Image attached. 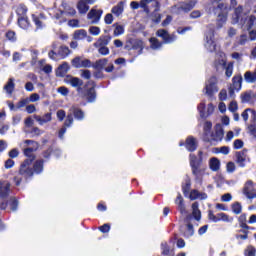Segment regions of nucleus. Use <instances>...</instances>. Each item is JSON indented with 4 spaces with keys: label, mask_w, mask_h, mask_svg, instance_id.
Listing matches in <instances>:
<instances>
[{
    "label": "nucleus",
    "mask_w": 256,
    "mask_h": 256,
    "mask_svg": "<svg viewBox=\"0 0 256 256\" xmlns=\"http://www.w3.org/2000/svg\"><path fill=\"white\" fill-rule=\"evenodd\" d=\"M204 47L209 53L217 51V43L215 42V31L209 30L205 34Z\"/></svg>",
    "instance_id": "4"
},
{
    "label": "nucleus",
    "mask_w": 256,
    "mask_h": 256,
    "mask_svg": "<svg viewBox=\"0 0 256 256\" xmlns=\"http://www.w3.org/2000/svg\"><path fill=\"white\" fill-rule=\"evenodd\" d=\"M226 77H231L233 75V62H229L225 67Z\"/></svg>",
    "instance_id": "49"
},
{
    "label": "nucleus",
    "mask_w": 256,
    "mask_h": 256,
    "mask_svg": "<svg viewBox=\"0 0 256 256\" xmlns=\"http://www.w3.org/2000/svg\"><path fill=\"white\" fill-rule=\"evenodd\" d=\"M86 37H87V30L85 29L76 30L73 33V39L75 41H83V39H85Z\"/></svg>",
    "instance_id": "28"
},
{
    "label": "nucleus",
    "mask_w": 256,
    "mask_h": 256,
    "mask_svg": "<svg viewBox=\"0 0 256 256\" xmlns=\"http://www.w3.org/2000/svg\"><path fill=\"white\" fill-rule=\"evenodd\" d=\"M243 85V76L241 74L235 75L232 78V85L229 88V96L235 97V91H241Z\"/></svg>",
    "instance_id": "8"
},
{
    "label": "nucleus",
    "mask_w": 256,
    "mask_h": 256,
    "mask_svg": "<svg viewBox=\"0 0 256 256\" xmlns=\"http://www.w3.org/2000/svg\"><path fill=\"white\" fill-rule=\"evenodd\" d=\"M43 173V160H37L35 163H34V166H33V170H32V173Z\"/></svg>",
    "instance_id": "37"
},
{
    "label": "nucleus",
    "mask_w": 256,
    "mask_h": 256,
    "mask_svg": "<svg viewBox=\"0 0 256 256\" xmlns=\"http://www.w3.org/2000/svg\"><path fill=\"white\" fill-rule=\"evenodd\" d=\"M197 5V0H190L188 2H179L177 5L172 7L174 13H189Z\"/></svg>",
    "instance_id": "5"
},
{
    "label": "nucleus",
    "mask_w": 256,
    "mask_h": 256,
    "mask_svg": "<svg viewBox=\"0 0 256 256\" xmlns=\"http://www.w3.org/2000/svg\"><path fill=\"white\" fill-rule=\"evenodd\" d=\"M111 41V37L109 36H102L98 39V42L95 45V47H97V45H99V47H106V45H109Z\"/></svg>",
    "instance_id": "36"
},
{
    "label": "nucleus",
    "mask_w": 256,
    "mask_h": 256,
    "mask_svg": "<svg viewBox=\"0 0 256 256\" xmlns=\"http://www.w3.org/2000/svg\"><path fill=\"white\" fill-rule=\"evenodd\" d=\"M80 76L82 77V79H91V71L90 70H81V74Z\"/></svg>",
    "instance_id": "61"
},
{
    "label": "nucleus",
    "mask_w": 256,
    "mask_h": 256,
    "mask_svg": "<svg viewBox=\"0 0 256 256\" xmlns=\"http://www.w3.org/2000/svg\"><path fill=\"white\" fill-rule=\"evenodd\" d=\"M24 155L27 159L20 165L19 175L14 177V182L17 187H19V185H21V181H23V178L21 177H24V179L33 177V168H31V165L35 161V154L24 150Z\"/></svg>",
    "instance_id": "1"
},
{
    "label": "nucleus",
    "mask_w": 256,
    "mask_h": 256,
    "mask_svg": "<svg viewBox=\"0 0 256 256\" xmlns=\"http://www.w3.org/2000/svg\"><path fill=\"white\" fill-rule=\"evenodd\" d=\"M219 57L220 58H218L215 62V66L216 67H227V56H225V53L220 52Z\"/></svg>",
    "instance_id": "31"
},
{
    "label": "nucleus",
    "mask_w": 256,
    "mask_h": 256,
    "mask_svg": "<svg viewBox=\"0 0 256 256\" xmlns=\"http://www.w3.org/2000/svg\"><path fill=\"white\" fill-rule=\"evenodd\" d=\"M241 101L242 103H249L251 101V93L245 92L241 95Z\"/></svg>",
    "instance_id": "53"
},
{
    "label": "nucleus",
    "mask_w": 256,
    "mask_h": 256,
    "mask_svg": "<svg viewBox=\"0 0 256 256\" xmlns=\"http://www.w3.org/2000/svg\"><path fill=\"white\" fill-rule=\"evenodd\" d=\"M235 163L233 162H228L227 165H226V171L227 173H235Z\"/></svg>",
    "instance_id": "57"
},
{
    "label": "nucleus",
    "mask_w": 256,
    "mask_h": 256,
    "mask_svg": "<svg viewBox=\"0 0 256 256\" xmlns=\"http://www.w3.org/2000/svg\"><path fill=\"white\" fill-rule=\"evenodd\" d=\"M9 205H10V209L12 211H17V207L19 205V202L17 201V199L15 198H11L10 199V202H9Z\"/></svg>",
    "instance_id": "52"
},
{
    "label": "nucleus",
    "mask_w": 256,
    "mask_h": 256,
    "mask_svg": "<svg viewBox=\"0 0 256 256\" xmlns=\"http://www.w3.org/2000/svg\"><path fill=\"white\" fill-rule=\"evenodd\" d=\"M229 146H222L220 148H214L213 153L219 154L221 153L222 155H229Z\"/></svg>",
    "instance_id": "42"
},
{
    "label": "nucleus",
    "mask_w": 256,
    "mask_h": 256,
    "mask_svg": "<svg viewBox=\"0 0 256 256\" xmlns=\"http://www.w3.org/2000/svg\"><path fill=\"white\" fill-rule=\"evenodd\" d=\"M88 32L90 33V35H94V37H97L98 35H101V28L97 26H90Z\"/></svg>",
    "instance_id": "46"
},
{
    "label": "nucleus",
    "mask_w": 256,
    "mask_h": 256,
    "mask_svg": "<svg viewBox=\"0 0 256 256\" xmlns=\"http://www.w3.org/2000/svg\"><path fill=\"white\" fill-rule=\"evenodd\" d=\"M16 13H17L18 17H26V15H27V6L19 5L16 9Z\"/></svg>",
    "instance_id": "43"
},
{
    "label": "nucleus",
    "mask_w": 256,
    "mask_h": 256,
    "mask_svg": "<svg viewBox=\"0 0 256 256\" xmlns=\"http://www.w3.org/2000/svg\"><path fill=\"white\" fill-rule=\"evenodd\" d=\"M251 108H247L241 114L243 121L247 122L250 119Z\"/></svg>",
    "instance_id": "51"
},
{
    "label": "nucleus",
    "mask_w": 256,
    "mask_h": 256,
    "mask_svg": "<svg viewBox=\"0 0 256 256\" xmlns=\"http://www.w3.org/2000/svg\"><path fill=\"white\" fill-rule=\"evenodd\" d=\"M76 13H77V11H75V8L66 7L64 12L60 11V13H56L55 19H61V16L65 15V14L73 17Z\"/></svg>",
    "instance_id": "29"
},
{
    "label": "nucleus",
    "mask_w": 256,
    "mask_h": 256,
    "mask_svg": "<svg viewBox=\"0 0 256 256\" xmlns=\"http://www.w3.org/2000/svg\"><path fill=\"white\" fill-rule=\"evenodd\" d=\"M249 42V38H247V35L243 34L238 38V44L239 45H247Z\"/></svg>",
    "instance_id": "55"
},
{
    "label": "nucleus",
    "mask_w": 256,
    "mask_h": 256,
    "mask_svg": "<svg viewBox=\"0 0 256 256\" xmlns=\"http://www.w3.org/2000/svg\"><path fill=\"white\" fill-rule=\"evenodd\" d=\"M71 53V50H69V47L67 46H61L58 55L61 57V59H65L69 54Z\"/></svg>",
    "instance_id": "41"
},
{
    "label": "nucleus",
    "mask_w": 256,
    "mask_h": 256,
    "mask_svg": "<svg viewBox=\"0 0 256 256\" xmlns=\"http://www.w3.org/2000/svg\"><path fill=\"white\" fill-rule=\"evenodd\" d=\"M223 135V126H221V124H217L215 126V132H211L209 137H206V141H208V143H213V141H222Z\"/></svg>",
    "instance_id": "10"
},
{
    "label": "nucleus",
    "mask_w": 256,
    "mask_h": 256,
    "mask_svg": "<svg viewBox=\"0 0 256 256\" xmlns=\"http://www.w3.org/2000/svg\"><path fill=\"white\" fill-rule=\"evenodd\" d=\"M87 3H93V0H80L77 4V9L82 15H85L89 11V5Z\"/></svg>",
    "instance_id": "21"
},
{
    "label": "nucleus",
    "mask_w": 256,
    "mask_h": 256,
    "mask_svg": "<svg viewBox=\"0 0 256 256\" xmlns=\"http://www.w3.org/2000/svg\"><path fill=\"white\" fill-rule=\"evenodd\" d=\"M74 119L73 114L69 113L64 121V127H71L73 125Z\"/></svg>",
    "instance_id": "50"
},
{
    "label": "nucleus",
    "mask_w": 256,
    "mask_h": 256,
    "mask_svg": "<svg viewBox=\"0 0 256 256\" xmlns=\"http://www.w3.org/2000/svg\"><path fill=\"white\" fill-rule=\"evenodd\" d=\"M244 195L247 197V199L256 198V190L253 189V181L249 180L246 182L244 186Z\"/></svg>",
    "instance_id": "14"
},
{
    "label": "nucleus",
    "mask_w": 256,
    "mask_h": 256,
    "mask_svg": "<svg viewBox=\"0 0 256 256\" xmlns=\"http://www.w3.org/2000/svg\"><path fill=\"white\" fill-rule=\"evenodd\" d=\"M68 71H69V64L67 62H64L56 70V75H57V77H65V75H67Z\"/></svg>",
    "instance_id": "27"
},
{
    "label": "nucleus",
    "mask_w": 256,
    "mask_h": 256,
    "mask_svg": "<svg viewBox=\"0 0 256 256\" xmlns=\"http://www.w3.org/2000/svg\"><path fill=\"white\" fill-rule=\"evenodd\" d=\"M24 143L26 145V148H24V150H26L27 153H35V151L39 149V143L33 140H25Z\"/></svg>",
    "instance_id": "23"
},
{
    "label": "nucleus",
    "mask_w": 256,
    "mask_h": 256,
    "mask_svg": "<svg viewBox=\"0 0 256 256\" xmlns=\"http://www.w3.org/2000/svg\"><path fill=\"white\" fill-rule=\"evenodd\" d=\"M11 193V183L5 180H0V199H7Z\"/></svg>",
    "instance_id": "13"
},
{
    "label": "nucleus",
    "mask_w": 256,
    "mask_h": 256,
    "mask_svg": "<svg viewBox=\"0 0 256 256\" xmlns=\"http://www.w3.org/2000/svg\"><path fill=\"white\" fill-rule=\"evenodd\" d=\"M35 121L39 123V125H45L46 123H49L52 119V114L51 113H46L43 116L40 115H34Z\"/></svg>",
    "instance_id": "25"
},
{
    "label": "nucleus",
    "mask_w": 256,
    "mask_h": 256,
    "mask_svg": "<svg viewBox=\"0 0 256 256\" xmlns=\"http://www.w3.org/2000/svg\"><path fill=\"white\" fill-rule=\"evenodd\" d=\"M113 27H115L114 37H119V35H123V33H125V28L123 26L114 24Z\"/></svg>",
    "instance_id": "45"
},
{
    "label": "nucleus",
    "mask_w": 256,
    "mask_h": 256,
    "mask_svg": "<svg viewBox=\"0 0 256 256\" xmlns=\"http://www.w3.org/2000/svg\"><path fill=\"white\" fill-rule=\"evenodd\" d=\"M198 111L200 113V117L202 119H205L209 117V115H213V112L215 111V106H213L211 103L208 104L207 111L205 112V102L203 101L198 105Z\"/></svg>",
    "instance_id": "12"
},
{
    "label": "nucleus",
    "mask_w": 256,
    "mask_h": 256,
    "mask_svg": "<svg viewBox=\"0 0 256 256\" xmlns=\"http://www.w3.org/2000/svg\"><path fill=\"white\" fill-rule=\"evenodd\" d=\"M123 11H125V2L123 1H120L111 9V13L115 15V17H121V15H123Z\"/></svg>",
    "instance_id": "19"
},
{
    "label": "nucleus",
    "mask_w": 256,
    "mask_h": 256,
    "mask_svg": "<svg viewBox=\"0 0 256 256\" xmlns=\"http://www.w3.org/2000/svg\"><path fill=\"white\" fill-rule=\"evenodd\" d=\"M86 99L88 103H94L95 99H97V95L95 94V88H90L88 90Z\"/></svg>",
    "instance_id": "39"
},
{
    "label": "nucleus",
    "mask_w": 256,
    "mask_h": 256,
    "mask_svg": "<svg viewBox=\"0 0 256 256\" xmlns=\"http://www.w3.org/2000/svg\"><path fill=\"white\" fill-rule=\"evenodd\" d=\"M190 199L191 201H195V199H200V201H205L207 199V193L199 192L198 190H192L190 192Z\"/></svg>",
    "instance_id": "26"
},
{
    "label": "nucleus",
    "mask_w": 256,
    "mask_h": 256,
    "mask_svg": "<svg viewBox=\"0 0 256 256\" xmlns=\"http://www.w3.org/2000/svg\"><path fill=\"white\" fill-rule=\"evenodd\" d=\"M156 35L157 37H160L163 42H160L159 39L155 37L150 38V47L154 50L161 49V47H163V43L169 45L174 43V41H177V35L169 34V32L165 29L157 30Z\"/></svg>",
    "instance_id": "2"
},
{
    "label": "nucleus",
    "mask_w": 256,
    "mask_h": 256,
    "mask_svg": "<svg viewBox=\"0 0 256 256\" xmlns=\"http://www.w3.org/2000/svg\"><path fill=\"white\" fill-rule=\"evenodd\" d=\"M175 204L178 206V210L180 211L181 215H187V209L185 208V202L181 194L177 195V198L175 199Z\"/></svg>",
    "instance_id": "20"
},
{
    "label": "nucleus",
    "mask_w": 256,
    "mask_h": 256,
    "mask_svg": "<svg viewBox=\"0 0 256 256\" xmlns=\"http://www.w3.org/2000/svg\"><path fill=\"white\" fill-rule=\"evenodd\" d=\"M107 63H109V60L107 58H103V59L96 61L92 65V67H93V69H97L98 71H101V69H103V67H105V65H107Z\"/></svg>",
    "instance_id": "33"
},
{
    "label": "nucleus",
    "mask_w": 256,
    "mask_h": 256,
    "mask_svg": "<svg viewBox=\"0 0 256 256\" xmlns=\"http://www.w3.org/2000/svg\"><path fill=\"white\" fill-rule=\"evenodd\" d=\"M28 103H29L28 98L22 99L17 103L16 109H22V107H25L26 105H28Z\"/></svg>",
    "instance_id": "58"
},
{
    "label": "nucleus",
    "mask_w": 256,
    "mask_h": 256,
    "mask_svg": "<svg viewBox=\"0 0 256 256\" xmlns=\"http://www.w3.org/2000/svg\"><path fill=\"white\" fill-rule=\"evenodd\" d=\"M184 235L185 237H193V235H195V230L193 229L192 224H187Z\"/></svg>",
    "instance_id": "48"
},
{
    "label": "nucleus",
    "mask_w": 256,
    "mask_h": 256,
    "mask_svg": "<svg viewBox=\"0 0 256 256\" xmlns=\"http://www.w3.org/2000/svg\"><path fill=\"white\" fill-rule=\"evenodd\" d=\"M104 23H106V25H111L113 23V14H106L104 17Z\"/></svg>",
    "instance_id": "62"
},
{
    "label": "nucleus",
    "mask_w": 256,
    "mask_h": 256,
    "mask_svg": "<svg viewBox=\"0 0 256 256\" xmlns=\"http://www.w3.org/2000/svg\"><path fill=\"white\" fill-rule=\"evenodd\" d=\"M197 145H198V142H197V139H195V137L189 136L186 139L185 147L187 151H190L191 153H193V151H197Z\"/></svg>",
    "instance_id": "17"
},
{
    "label": "nucleus",
    "mask_w": 256,
    "mask_h": 256,
    "mask_svg": "<svg viewBox=\"0 0 256 256\" xmlns=\"http://www.w3.org/2000/svg\"><path fill=\"white\" fill-rule=\"evenodd\" d=\"M241 211H243V206H241V203L235 202L232 204V212L235 215H241Z\"/></svg>",
    "instance_id": "44"
},
{
    "label": "nucleus",
    "mask_w": 256,
    "mask_h": 256,
    "mask_svg": "<svg viewBox=\"0 0 256 256\" xmlns=\"http://www.w3.org/2000/svg\"><path fill=\"white\" fill-rule=\"evenodd\" d=\"M245 161H247V151H239L236 153V163L239 167H245Z\"/></svg>",
    "instance_id": "24"
},
{
    "label": "nucleus",
    "mask_w": 256,
    "mask_h": 256,
    "mask_svg": "<svg viewBox=\"0 0 256 256\" xmlns=\"http://www.w3.org/2000/svg\"><path fill=\"white\" fill-rule=\"evenodd\" d=\"M18 25L21 29H29V19L27 16L18 17Z\"/></svg>",
    "instance_id": "34"
},
{
    "label": "nucleus",
    "mask_w": 256,
    "mask_h": 256,
    "mask_svg": "<svg viewBox=\"0 0 256 256\" xmlns=\"http://www.w3.org/2000/svg\"><path fill=\"white\" fill-rule=\"evenodd\" d=\"M210 171L217 173L221 169V161L217 157H212L208 161Z\"/></svg>",
    "instance_id": "18"
},
{
    "label": "nucleus",
    "mask_w": 256,
    "mask_h": 256,
    "mask_svg": "<svg viewBox=\"0 0 256 256\" xmlns=\"http://www.w3.org/2000/svg\"><path fill=\"white\" fill-rule=\"evenodd\" d=\"M231 58L235 59V61H243V53L233 52Z\"/></svg>",
    "instance_id": "60"
},
{
    "label": "nucleus",
    "mask_w": 256,
    "mask_h": 256,
    "mask_svg": "<svg viewBox=\"0 0 256 256\" xmlns=\"http://www.w3.org/2000/svg\"><path fill=\"white\" fill-rule=\"evenodd\" d=\"M213 11L215 15H218L216 19L217 29H223L224 25L227 23V4L219 3Z\"/></svg>",
    "instance_id": "3"
},
{
    "label": "nucleus",
    "mask_w": 256,
    "mask_h": 256,
    "mask_svg": "<svg viewBox=\"0 0 256 256\" xmlns=\"http://www.w3.org/2000/svg\"><path fill=\"white\" fill-rule=\"evenodd\" d=\"M98 53H100V55H109V48L107 46H100V48L98 49Z\"/></svg>",
    "instance_id": "63"
},
{
    "label": "nucleus",
    "mask_w": 256,
    "mask_h": 256,
    "mask_svg": "<svg viewBox=\"0 0 256 256\" xmlns=\"http://www.w3.org/2000/svg\"><path fill=\"white\" fill-rule=\"evenodd\" d=\"M256 255V249L253 246H250L245 251V256H255Z\"/></svg>",
    "instance_id": "59"
},
{
    "label": "nucleus",
    "mask_w": 256,
    "mask_h": 256,
    "mask_svg": "<svg viewBox=\"0 0 256 256\" xmlns=\"http://www.w3.org/2000/svg\"><path fill=\"white\" fill-rule=\"evenodd\" d=\"M204 93L210 98H212L216 93H219V87H217V77L212 76L206 81Z\"/></svg>",
    "instance_id": "6"
},
{
    "label": "nucleus",
    "mask_w": 256,
    "mask_h": 256,
    "mask_svg": "<svg viewBox=\"0 0 256 256\" xmlns=\"http://www.w3.org/2000/svg\"><path fill=\"white\" fill-rule=\"evenodd\" d=\"M101 17H103V10L97 8H92L87 14V19L90 21L91 25H99Z\"/></svg>",
    "instance_id": "9"
},
{
    "label": "nucleus",
    "mask_w": 256,
    "mask_h": 256,
    "mask_svg": "<svg viewBox=\"0 0 256 256\" xmlns=\"http://www.w3.org/2000/svg\"><path fill=\"white\" fill-rule=\"evenodd\" d=\"M201 164H198L196 166H192L191 169H192V174L199 178L201 175H203L205 173V168H201L200 167Z\"/></svg>",
    "instance_id": "35"
},
{
    "label": "nucleus",
    "mask_w": 256,
    "mask_h": 256,
    "mask_svg": "<svg viewBox=\"0 0 256 256\" xmlns=\"http://www.w3.org/2000/svg\"><path fill=\"white\" fill-rule=\"evenodd\" d=\"M65 83H68L72 87H78V91H81V85H83V80L73 77V76H67L64 79Z\"/></svg>",
    "instance_id": "16"
},
{
    "label": "nucleus",
    "mask_w": 256,
    "mask_h": 256,
    "mask_svg": "<svg viewBox=\"0 0 256 256\" xmlns=\"http://www.w3.org/2000/svg\"><path fill=\"white\" fill-rule=\"evenodd\" d=\"M244 81L250 85L256 83V67L253 72L248 70L244 73Z\"/></svg>",
    "instance_id": "22"
},
{
    "label": "nucleus",
    "mask_w": 256,
    "mask_h": 256,
    "mask_svg": "<svg viewBox=\"0 0 256 256\" xmlns=\"http://www.w3.org/2000/svg\"><path fill=\"white\" fill-rule=\"evenodd\" d=\"M228 109L231 113H235L239 109V106L236 101H232L230 102Z\"/></svg>",
    "instance_id": "56"
},
{
    "label": "nucleus",
    "mask_w": 256,
    "mask_h": 256,
    "mask_svg": "<svg viewBox=\"0 0 256 256\" xmlns=\"http://www.w3.org/2000/svg\"><path fill=\"white\" fill-rule=\"evenodd\" d=\"M250 121L251 123H256V111L253 109H250Z\"/></svg>",
    "instance_id": "64"
},
{
    "label": "nucleus",
    "mask_w": 256,
    "mask_h": 256,
    "mask_svg": "<svg viewBox=\"0 0 256 256\" xmlns=\"http://www.w3.org/2000/svg\"><path fill=\"white\" fill-rule=\"evenodd\" d=\"M92 65L93 64H91V60L83 59L80 56H77L72 60V66L75 67L76 69H83V68L91 67Z\"/></svg>",
    "instance_id": "11"
},
{
    "label": "nucleus",
    "mask_w": 256,
    "mask_h": 256,
    "mask_svg": "<svg viewBox=\"0 0 256 256\" xmlns=\"http://www.w3.org/2000/svg\"><path fill=\"white\" fill-rule=\"evenodd\" d=\"M213 127V124L209 121L205 122L204 124V140L206 141L207 137L211 135V128Z\"/></svg>",
    "instance_id": "40"
},
{
    "label": "nucleus",
    "mask_w": 256,
    "mask_h": 256,
    "mask_svg": "<svg viewBox=\"0 0 256 256\" xmlns=\"http://www.w3.org/2000/svg\"><path fill=\"white\" fill-rule=\"evenodd\" d=\"M247 15H249V11H245L242 6H238L234 10L233 23H241V25H245Z\"/></svg>",
    "instance_id": "7"
},
{
    "label": "nucleus",
    "mask_w": 256,
    "mask_h": 256,
    "mask_svg": "<svg viewBox=\"0 0 256 256\" xmlns=\"http://www.w3.org/2000/svg\"><path fill=\"white\" fill-rule=\"evenodd\" d=\"M238 223L242 229H249L247 225V214H242L238 217Z\"/></svg>",
    "instance_id": "38"
},
{
    "label": "nucleus",
    "mask_w": 256,
    "mask_h": 256,
    "mask_svg": "<svg viewBox=\"0 0 256 256\" xmlns=\"http://www.w3.org/2000/svg\"><path fill=\"white\" fill-rule=\"evenodd\" d=\"M8 155H9L10 159H17V157H19V149L14 148V149L10 150Z\"/></svg>",
    "instance_id": "54"
},
{
    "label": "nucleus",
    "mask_w": 256,
    "mask_h": 256,
    "mask_svg": "<svg viewBox=\"0 0 256 256\" xmlns=\"http://www.w3.org/2000/svg\"><path fill=\"white\" fill-rule=\"evenodd\" d=\"M189 161H190V167H195L197 165H201L202 162L197 161V156L195 154H190L189 156Z\"/></svg>",
    "instance_id": "47"
},
{
    "label": "nucleus",
    "mask_w": 256,
    "mask_h": 256,
    "mask_svg": "<svg viewBox=\"0 0 256 256\" xmlns=\"http://www.w3.org/2000/svg\"><path fill=\"white\" fill-rule=\"evenodd\" d=\"M69 113L73 116L77 121H83V119H85V112L83 110H81V108L73 105L70 109H69Z\"/></svg>",
    "instance_id": "15"
},
{
    "label": "nucleus",
    "mask_w": 256,
    "mask_h": 256,
    "mask_svg": "<svg viewBox=\"0 0 256 256\" xmlns=\"http://www.w3.org/2000/svg\"><path fill=\"white\" fill-rule=\"evenodd\" d=\"M192 215L196 221H201V210H199V203L192 204Z\"/></svg>",
    "instance_id": "30"
},
{
    "label": "nucleus",
    "mask_w": 256,
    "mask_h": 256,
    "mask_svg": "<svg viewBox=\"0 0 256 256\" xmlns=\"http://www.w3.org/2000/svg\"><path fill=\"white\" fill-rule=\"evenodd\" d=\"M15 80L13 78H10L7 82V84L4 86V89L6 90V93L8 95H12L13 91H15Z\"/></svg>",
    "instance_id": "32"
}]
</instances>
